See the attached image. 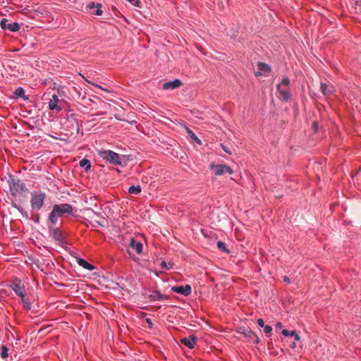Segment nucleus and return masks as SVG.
I'll use <instances>...</instances> for the list:
<instances>
[{"label": "nucleus", "instance_id": "nucleus-36", "mask_svg": "<svg viewBox=\"0 0 361 361\" xmlns=\"http://www.w3.org/2000/svg\"><path fill=\"white\" fill-rule=\"evenodd\" d=\"M74 116V113L72 111H69L67 114L68 118H73Z\"/></svg>", "mask_w": 361, "mask_h": 361}, {"label": "nucleus", "instance_id": "nucleus-14", "mask_svg": "<svg viewBox=\"0 0 361 361\" xmlns=\"http://www.w3.org/2000/svg\"><path fill=\"white\" fill-rule=\"evenodd\" d=\"M183 85L182 82L179 79H176L173 81L166 82L163 85V88L164 90H173L180 87Z\"/></svg>", "mask_w": 361, "mask_h": 361}, {"label": "nucleus", "instance_id": "nucleus-34", "mask_svg": "<svg viewBox=\"0 0 361 361\" xmlns=\"http://www.w3.org/2000/svg\"><path fill=\"white\" fill-rule=\"evenodd\" d=\"M257 324L261 326V327H263L265 326L264 325V320L262 319H258L257 320Z\"/></svg>", "mask_w": 361, "mask_h": 361}, {"label": "nucleus", "instance_id": "nucleus-26", "mask_svg": "<svg viewBox=\"0 0 361 361\" xmlns=\"http://www.w3.org/2000/svg\"><path fill=\"white\" fill-rule=\"evenodd\" d=\"M217 247L222 252H224L226 253L229 252V251L226 249V245L224 242H221V241L217 242Z\"/></svg>", "mask_w": 361, "mask_h": 361}, {"label": "nucleus", "instance_id": "nucleus-32", "mask_svg": "<svg viewBox=\"0 0 361 361\" xmlns=\"http://www.w3.org/2000/svg\"><path fill=\"white\" fill-rule=\"evenodd\" d=\"M128 1L132 3L133 5L140 7V1L139 0H127Z\"/></svg>", "mask_w": 361, "mask_h": 361}, {"label": "nucleus", "instance_id": "nucleus-19", "mask_svg": "<svg viewBox=\"0 0 361 361\" xmlns=\"http://www.w3.org/2000/svg\"><path fill=\"white\" fill-rule=\"evenodd\" d=\"M78 263L81 267H82L83 268H85L87 270L92 271L94 269V267L92 264L88 263L86 260H85L83 259H78Z\"/></svg>", "mask_w": 361, "mask_h": 361}, {"label": "nucleus", "instance_id": "nucleus-41", "mask_svg": "<svg viewBox=\"0 0 361 361\" xmlns=\"http://www.w3.org/2000/svg\"><path fill=\"white\" fill-rule=\"evenodd\" d=\"M298 340H300V337H299L298 334H297L295 332V341H298Z\"/></svg>", "mask_w": 361, "mask_h": 361}, {"label": "nucleus", "instance_id": "nucleus-12", "mask_svg": "<svg viewBox=\"0 0 361 361\" xmlns=\"http://www.w3.org/2000/svg\"><path fill=\"white\" fill-rule=\"evenodd\" d=\"M197 341V338L194 335H190L188 337L183 338L180 340L181 343L189 348L190 349H192L195 347Z\"/></svg>", "mask_w": 361, "mask_h": 361}, {"label": "nucleus", "instance_id": "nucleus-15", "mask_svg": "<svg viewBox=\"0 0 361 361\" xmlns=\"http://www.w3.org/2000/svg\"><path fill=\"white\" fill-rule=\"evenodd\" d=\"M320 89L324 95H330L334 91V87L331 84L321 83Z\"/></svg>", "mask_w": 361, "mask_h": 361}, {"label": "nucleus", "instance_id": "nucleus-43", "mask_svg": "<svg viewBox=\"0 0 361 361\" xmlns=\"http://www.w3.org/2000/svg\"><path fill=\"white\" fill-rule=\"evenodd\" d=\"M76 129H77L78 131L79 130V126H76Z\"/></svg>", "mask_w": 361, "mask_h": 361}, {"label": "nucleus", "instance_id": "nucleus-16", "mask_svg": "<svg viewBox=\"0 0 361 361\" xmlns=\"http://www.w3.org/2000/svg\"><path fill=\"white\" fill-rule=\"evenodd\" d=\"M149 298L152 300H161L169 299V297L167 295L161 294L159 291L156 290L152 294L149 295Z\"/></svg>", "mask_w": 361, "mask_h": 361}, {"label": "nucleus", "instance_id": "nucleus-8", "mask_svg": "<svg viewBox=\"0 0 361 361\" xmlns=\"http://www.w3.org/2000/svg\"><path fill=\"white\" fill-rule=\"evenodd\" d=\"M238 333L244 335L254 343H259L260 341L259 338L250 328L240 327Z\"/></svg>", "mask_w": 361, "mask_h": 361}, {"label": "nucleus", "instance_id": "nucleus-29", "mask_svg": "<svg viewBox=\"0 0 361 361\" xmlns=\"http://www.w3.org/2000/svg\"><path fill=\"white\" fill-rule=\"evenodd\" d=\"M221 146L222 149H224V151L225 152H226L228 154H232V151H231V149L230 148H228V147H226L224 144H221Z\"/></svg>", "mask_w": 361, "mask_h": 361}, {"label": "nucleus", "instance_id": "nucleus-9", "mask_svg": "<svg viewBox=\"0 0 361 361\" xmlns=\"http://www.w3.org/2000/svg\"><path fill=\"white\" fill-rule=\"evenodd\" d=\"M1 27L4 30H8L11 32L18 31L20 28V25L16 22H10L6 18H3L0 23Z\"/></svg>", "mask_w": 361, "mask_h": 361}, {"label": "nucleus", "instance_id": "nucleus-37", "mask_svg": "<svg viewBox=\"0 0 361 361\" xmlns=\"http://www.w3.org/2000/svg\"><path fill=\"white\" fill-rule=\"evenodd\" d=\"M312 128H313L314 132H316L317 130V128H318V123L317 122H314L312 123Z\"/></svg>", "mask_w": 361, "mask_h": 361}, {"label": "nucleus", "instance_id": "nucleus-27", "mask_svg": "<svg viewBox=\"0 0 361 361\" xmlns=\"http://www.w3.org/2000/svg\"><path fill=\"white\" fill-rule=\"evenodd\" d=\"M102 5L100 4H97V10L94 14L97 16H101L102 14V11L101 10Z\"/></svg>", "mask_w": 361, "mask_h": 361}, {"label": "nucleus", "instance_id": "nucleus-4", "mask_svg": "<svg viewBox=\"0 0 361 361\" xmlns=\"http://www.w3.org/2000/svg\"><path fill=\"white\" fill-rule=\"evenodd\" d=\"M46 198L45 192L42 191H35L31 194L30 205L32 210H39Z\"/></svg>", "mask_w": 361, "mask_h": 361}, {"label": "nucleus", "instance_id": "nucleus-5", "mask_svg": "<svg viewBox=\"0 0 361 361\" xmlns=\"http://www.w3.org/2000/svg\"><path fill=\"white\" fill-rule=\"evenodd\" d=\"M290 82V80L287 78H285L282 80L281 82L277 85L279 97L283 100L286 101L290 98V94L288 90Z\"/></svg>", "mask_w": 361, "mask_h": 361}, {"label": "nucleus", "instance_id": "nucleus-40", "mask_svg": "<svg viewBox=\"0 0 361 361\" xmlns=\"http://www.w3.org/2000/svg\"><path fill=\"white\" fill-rule=\"evenodd\" d=\"M92 85H94V86H95V87H99V88H100V89H102V90H103L106 91V90L104 89L103 87H101L100 85H97V84H94V83H92Z\"/></svg>", "mask_w": 361, "mask_h": 361}, {"label": "nucleus", "instance_id": "nucleus-35", "mask_svg": "<svg viewBox=\"0 0 361 361\" xmlns=\"http://www.w3.org/2000/svg\"><path fill=\"white\" fill-rule=\"evenodd\" d=\"M87 8L89 9H93L94 8H97V4H95L94 2H91L87 5Z\"/></svg>", "mask_w": 361, "mask_h": 361}, {"label": "nucleus", "instance_id": "nucleus-18", "mask_svg": "<svg viewBox=\"0 0 361 361\" xmlns=\"http://www.w3.org/2000/svg\"><path fill=\"white\" fill-rule=\"evenodd\" d=\"M258 68H259V71H257L255 75L257 76H259L262 74V72H269L270 71V68L269 66L264 63H262V62H259L258 63Z\"/></svg>", "mask_w": 361, "mask_h": 361}, {"label": "nucleus", "instance_id": "nucleus-1", "mask_svg": "<svg viewBox=\"0 0 361 361\" xmlns=\"http://www.w3.org/2000/svg\"><path fill=\"white\" fill-rule=\"evenodd\" d=\"M73 212V207L69 204H54L52 211L49 215V222L55 226L60 217H62L65 214H71Z\"/></svg>", "mask_w": 361, "mask_h": 361}, {"label": "nucleus", "instance_id": "nucleus-24", "mask_svg": "<svg viewBox=\"0 0 361 361\" xmlns=\"http://www.w3.org/2000/svg\"><path fill=\"white\" fill-rule=\"evenodd\" d=\"M186 132L188 136L190 137L191 139L194 140L198 144H201V140L197 137V135L189 128H186Z\"/></svg>", "mask_w": 361, "mask_h": 361}, {"label": "nucleus", "instance_id": "nucleus-11", "mask_svg": "<svg viewBox=\"0 0 361 361\" xmlns=\"http://www.w3.org/2000/svg\"><path fill=\"white\" fill-rule=\"evenodd\" d=\"M171 290L175 293L182 294L185 296H188V295H190V293L192 292V288H191L190 285H188V284L185 286H173L171 288Z\"/></svg>", "mask_w": 361, "mask_h": 361}, {"label": "nucleus", "instance_id": "nucleus-17", "mask_svg": "<svg viewBox=\"0 0 361 361\" xmlns=\"http://www.w3.org/2000/svg\"><path fill=\"white\" fill-rule=\"evenodd\" d=\"M12 290L20 298H23L24 294V287L21 286L19 283H13L11 286Z\"/></svg>", "mask_w": 361, "mask_h": 361}, {"label": "nucleus", "instance_id": "nucleus-30", "mask_svg": "<svg viewBox=\"0 0 361 361\" xmlns=\"http://www.w3.org/2000/svg\"><path fill=\"white\" fill-rule=\"evenodd\" d=\"M272 331V327L269 325H265L264 326V331L266 333V334H269L271 333Z\"/></svg>", "mask_w": 361, "mask_h": 361}, {"label": "nucleus", "instance_id": "nucleus-22", "mask_svg": "<svg viewBox=\"0 0 361 361\" xmlns=\"http://www.w3.org/2000/svg\"><path fill=\"white\" fill-rule=\"evenodd\" d=\"M14 94L16 97H22L25 100H27L28 99V98L27 97L25 96V91L23 90V88L22 87H18L15 92H14Z\"/></svg>", "mask_w": 361, "mask_h": 361}, {"label": "nucleus", "instance_id": "nucleus-31", "mask_svg": "<svg viewBox=\"0 0 361 361\" xmlns=\"http://www.w3.org/2000/svg\"><path fill=\"white\" fill-rule=\"evenodd\" d=\"M13 207L15 208H16L19 212H20L21 214H23L27 216V213L25 212H24V210L20 206H18L16 204H13Z\"/></svg>", "mask_w": 361, "mask_h": 361}, {"label": "nucleus", "instance_id": "nucleus-3", "mask_svg": "<svg viewBox=\"0 0 361 361\" xmlns=\"http://www.w3.org/2000/svg\"><path fill=\"white\" fill-rule=\"evenodd\" d=\"M99 154L101 158L106 160V161L116 165H121L122 161L124 158V156H121L120 154L113 152L111 150H103L99 152Z\"/></svg>", "mask_w": 361, "mask_h": 361}, {"label": "nucleus", "instance_id": "nucleus-23", "mask_svg": "<svg viewBox=\"0 0 361 361\" xmlns=\"http://www.w3.org/2000/svg\"><path fill=\"white\" fill-rule=\"evenodd\" d=\"M21 298L22 302L23 303L24 309L26 310H31L32 304L30 302V300L28 299L25 298V295L23 296V298Z\"/></svg>", "mask_w": 361, "mask_h": 361}, {"label": "nucleus", "instance_id": "nucleus-20", "mask_svg": "<svg viewBox=\"0 0 361 361\" xmlns=\"http://www.w3.org/2000/svg\"><path fill=\"white\" fill-rule=\"evenodd\" d=\"M80 166L85 169V171H88L90 169L91 163L87 159H82L80 161Z\"/></svg>", "mask_w": 361, "mask_h": 361}, {"label": "nucleus", "instance_id": "nucleus-38", "mask_svg": "<svg viewBox=\"0 0 361 361\" xmlns=\"http://www.w3.org/2000/svg\"><path fill=\"white\" fill-rule=\"evenodd\" d=\"M283 280H284V281L287 282L288 283H290V279L288 276H283Z\"/></svg>", "mask_w": 361, "mask_h": 361}, {"label": "nucleus", "instance_id": "nucleus-28", "mask_svg": "<svg viewBox=\"0 0 361 361\" xmlns=\"http://www.w3.org/2000/svg\"><path fill=\"white\" fill-rule=\"evenodd\" d=\"M282 334L286 336H293V331H288L287 329H283L282 331Z\"/></svg>", "mask_w": 361, "mask_h": 361}, {"label": "nucleus", "instance_id": "nucleus-13", "mask_svg": "<svg viewBox=\"0 0 361 361\" xmlns=\"http://www.w3.org/2000/svg\"><path fill=\"white\" fill-rule=\"evenodd\" d=\"M128 247L134 250L137 254H140L142 251V244L133 238L130 239Z\"/></svg>", "mask_w": 361, "mask_h": 361}, {"label": "nucleus", "instance_id": "nucleus-6", "mask_svg": "<svg viewBox=\"0 0 361 361\" xmlns=\"http://www.w3.org/2000/svg\"><path fill=\"white\" fill-rule=\"evenodd\" d=\"M49 236L52 238L59 245H61L64 243L65 236L63 231L58 227H54L52 224L48 225Z\"/></svg>", "mask_w": 361, "mask_h": 361}, {"label": "nucleus", "instance_id": "nucleus-39", "mask_svg": "<svg viewBox=\"0 0 361 361\" xmlns=\"http://www.w3.org/2000/svg\"><path fill=\"white\" fill-rule=\"evenodd\" d=\"M161 267H162V268L169 269V267H168V266H167L166 262H164V261L161 262Z\"/></svg>", "mask_w": 361, "mask_h": 361}, {"label": "nucleus", "instance_id": "nucleus-10", "mask_svg": "<svg viewBox=\"0 0 361 361\" xmlns=\"http://www.w3.org/2000/svg\"><path fill=\"white\" fill-rule=\"evenodd\" d=\"M210 168L212 169H216L215 174L216 176H221L226 173L232 174L233 172L230 166L225 164L215 165L214 164H211Z\"/></svg>", "mask_w": 361, "mask_h": 361}, {"label": "nucleus", "instance_id": "nucleus-21", "mask_svg": "<svg viewBox=\"0 0 361 361\" xmlns=\"http://www.w3.org/2000/svg\"><path fill=\"white\" fill-rule=\"evenodd\" d=\"M128 192L130 194L137 195L141 192V187L140 185H131L128 188Z\"/></svg>", "mask_w": 361, "mask_h": 361}, {"label": "nucleus", "instance_id": "nucleus-7", "mask_svg": "<svg viewBox=\"0 0 361 361\" xmlns=\"http://www.w3.org/2000/svg\"><path fill=\"white\" fill-rule=\"evenodd\" d=\"M63 104L64 101L63 99H60L57 95L53 94L51 98L49 99L48 106L50 110H56L59 112L62 110Z\"/></svg>", "mask_w": 361, "mask_h": 361}, {"label": "nucleus", "instance_id": "nucleus-2", "mask_svg": "<svg viewBox=\"0 0 361 361\" xmlns=\"http://www.w3.org/2000/svg\"><path fill=\"white\" fill-rule=\"evenodd\" d=\"M8 183L10 191L14 196L22 195L27 190L25 183L14 176L10 175L8 176Z\"/></svg>", "mask_w": 361, "mask_h": 361}, {"label": "nucleus", "instance_id": "nucleus-33", "mask_svg": "<svg viewBox=\"0 0 361 361\" xmlns=\"http://www.w3.org/2000/svg\"><path fill=\"white\" fill-rule=\"evenodd\" d=\"M146 322H147V323L148 324V327H149V329H152V327H153V323H152V322L151 319H149V318H147V319H146Z\"/></svg>", "mask_w": 361, "mask_h": 361}, {"label": "nucleus", "instance_id": "nucleus-25", "mask_svg": "<svg viewBox=\"0 0 361 361\" xmlns=\"http://www.w3.org/2000/svg\"><path fill=\"white\" fill-rule=\"evenodd\" d=\"M8 348L6 345H3L1 348V356L2 358H6L8 356Z\"/></svg>", "mask_w": 361, "mask_h": 361}, {"label": "nucleus", "instance_id": "nucleus-42", "mask_svg": "<svg viewBox=\"0 0 361 361\" xmlns=\"http://www.w3.org/2000/svg\"><path fill=\"white\" fill-rule=\"evenodd\" d=\"M39 219H40L39 216V215H37V216H36V219H35V222H36V223H39Z\"/></svg>", "mask_w": 361, "mask_h": 361}]
</instances>
